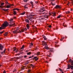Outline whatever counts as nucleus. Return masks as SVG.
Listing matches in <instances>:
<instances>
[{
  "label": "nucleus",
  "instance_id": "obj_64",
  "mask_svg": "<svg viewBox=\"0 0 73 73\" xmlns=\"http://www.w3.org/2000/svg\"><path fill=\"white\" fill-rule=\"evenodd\" d=\"M55 47H57V46H56V45H55Z\"/></svg>",
  "mask_w": 73,
  "mask_h": 73
},
{
  "label": "nucleus",
  "instance_id": "obj_46",
  "mask_svg": "<svg viewBox=\"0 0 73 73\" xmlns=\"http://www.w3.org/2000/svg\"><path fill=\"white\" fill-rule=\"evenodd\" d=\"M42 14H43V15H46V13H45V12H44L42 13Z\"/></svg>",
  "mask_w": 73,
  "mask_h": 73
},
{
  "label": "nucleus",
  "instance_id": "obj_5",
  "mask_svg": "<svg viewBox=\"0 0 73 73\" xmlns=\"http://www.w3.org/2000/svg\"><path fill=\"white\" fill-rule=\"evenodd\" d=\"M16 30L17 33H21V31H20V29L19 28V27H17Z\"/></svg>",
  "mask_w": 73,
  "mask_h": 73
},
{
  "label": "nucleus",
  "instance_id": "obj_37",
  "mask_svg": "<svg viewBox=\"0 0 73 73\" xmlns=\"http://www.w3.org/2000/svg\"><path fill=\"white\" fill-rule=\"evenodd\" d=\"M24 31V29H23L21 30V32H23Z\"/></svg>",
  "mask_w": 73,
  "mask_h": 73
},
{
  "label": "nucleus",
  "instance_id": "obj_13",
  "mask_svg": "<svg viewBox=\"0 0 73 73\" xmlns=\"http://www.w3.org/2000/svg\"><path fill=\"white\" fill-rule=\"evenodd\" d=\"M45 49H46L48 50V49H49V48L48 46V45H46L44 47Z\"/></svg>",
  "mask_w": 73,
  "mask_h": 73
},
{
  "label": "nucleus",
  "instance_id": "obj_59",
  "mask_svg": "<svg viewBox=\"0 0 73 73\" xmlns=\"http://www.w3.org/2000/svg\"><path fill=\"white\" fill-rule=\"evenodd\" d=\"M62 39L61 38V39H60V41H62Z\"/></svg>",
  "mask_w": 73,
  "mask_h": 73
},
{
  "label": "nucleus",
  "instance_id": "obj_39",
  "mask_svg": "<svg viewBox=\"0 0 73 73\" xmlns=\"http://www.w3.org/2000/svg\"><path fill=\"white\" fill-rule=\"evenodd\" d=\"M4 33V31L0 32V34H2V33Z\"/></svg>",
  "mask_w": 73,
  "mask_h": 73
},
{
  "label": "nucleus",
  "instance_id": "obj_12",
  "mask_svg": "<svg viewBox=\"0 0 73 73\" xmlns=\"http://www.w3.org/2000/svg\"><path fill=\"white\" fill-rule=\"evenodd\" d=\"M4 48V47L1 44H0V50H3V49Z\"/></svg>",
  "mask_w": 73,
  "mask_h": 73
},
{
  "label": "nucleus",
  "instance_id": "obj_11",
  "mask_svg": "<svg viewBox=\"0 0 73 73\" xmlns=\"http://www.w3.org/2000/svg\"><path fill=\"white\" fill-rule=\"evenodd\" d=\"M42 45L43 46H44V45H47L46 44V42L44 41H43L42 42Z\"/></svg>",
  "mask_w": 73,
  "mask_h": 73
},
{
  "label": "nucleus",
  "instance_id": "obj_9",
  "mask_svg": "<svg viewBox=\"0 0 73 73\" xmlns=\"http://www.w3.org/2000/svg\"><path fill=\"white\" fill-rule=\"evenodd\" d=\"M29 5V4H26L24 6L25 9H28V6Z\"/></svg>",
  "mask_w": 73,
  "mask_h": 73
},
{
  "label": "nucleus",
  "instance_id": "obj_43",
  "mask_svg": "<svg viewBox=\"0 0 73 73\" xmlns=\"http://www.w3.org/2000/svg\"><path fill=\"white\" fill-rule=\"evenodd\" d=\"M23 29L24 31H27V28H24Z\"/></svg>",
  "mask_w": 73,
  "mask_h": 73
},
{
  "label": "nucleus",
  "instance_id": "obj_50",
  "mask_svg": "<svg viewBox=\"0 0 73 73\" xmlns=\"http://www.w3.org/2000/svg\"><path fill=\"white\" fill-rule=\"evenodd\" d=\"M51 27H52V26H51V25H50L49 26V27L50 28H51Z\"/></svg>",
  "mask_w": 73,
  "mask_h": 73
},
{
  "label": "nucleus",
  "instance_id": "obj_27",
  "mask_svg": "<svg viewBox=\"0 0 73 73\" xmlns=\"http://www.w3.org/2000/svg\"><path fill=\"white\" fill-rule=\"evenodd\" d=\"M52 15L53 16H56V13H52Z\"/></svg>",
  "mask_w": 73,
  "mask_h": 73
},
{
  "label": "nucleus",
  "instance_id": "obj_34",
  "mask_svg": "<svg viewBox=\"0 0 73 73\" xmlns=\"http://www.w3.org/2000/svg\"><path fill=\"white\" fill-rule=\"evenodd\" d=\"M30 3L31 4H32V5H33V2L31 1L30 2Z\"/></svg>",
  "mask_w": 73,
  "mask_h": 73
},
{
  "label": "nucleus",
  "instance_id": "obj_17",
  "mask_svg": "<svg viewBox=\"0 0 73 73\" xmlns=\"http://www.w3.org/2000/svg\"><path fill=\"white\" fill-rule=\"evenodd\" d=\"M13 15H16L17 14V12H16V11H13Z\"/></svg>",
  "mask_w": 73,
  "mask_h": 73
},
{
  "label": "nucleus",
  "instance_id": "obj_32",
  "mask_svg": "<svg viewBox=\"0 0 73 73\" xmlns=\"http://www.w3.org/2000/svg\"><path fill=\"white\" fill-rule=\"evenodd\" d=\"M40 54V52H37L36 53V55L37 56H38Z\"/></svg>",
  "mask_w": 73,
  "mask_h": 73
},
{
  "label": "nucleus",
  "instance_id": "obj_19",
  "mask_svg": "<svg viewBox=\"0 0 73 73\" xmlns=\"http://www.w3.org/2000/svg\"><path fill=\"white\" fill-rule=\"evenodd\" d=\"M62 17V15H60L58 16L57 19H60V17Z\"/></svg>",
  "mask_w": 73,
  "mask_h": 73
},
{
  "label": "nucleus",
  "instance_id": "obj_56",
  "mask_svg": "<svg viewBox=\"0 0 73 73\" xmlns=\"http://www.w3.org/2000/svg\"><path fill=\"white\" fill-rule=\"evenodd\" d=\"M45 36H44V35H43L42 36V37H43V38H44V37H45Z\"/></svg>",
  "mask_w": 73,
  "mask_h": 73
},
{
  "label": "nucleus",
  "instance_id": "obj_48",
  "mask_svg": "<svg viewBox=\"0 0 73 73\" xmlns=\"http://www.w3.org/2000/svg\"><path fill=\"white\" fill-rule=\"evenodd\" d=\"M3 73H6V72L5 70H4L3 71Z\"/></svg>",
  "mask_w": 73,
  "mask_h": 73
},
{
  "label": "nucleus",
  "instance_id": "obj_51",
  "mask_svg": "<svg viewBox=\"0 0 73 73\" xmlns=\"http://www.w3.org/2000/svg\"><path fill=\"white\" fill-rule=\"evenodd\" d=\"M29 19V20H30V21H32V20H33L31 19Z\"/></svg>",
  "mask_w": 73,
  "mask_h": 73
},
{
  "label": "nucleus",
  "instance_id": "obj_4",
  "mask_svg": "<svg viewBox=\"0 0 73 73\" xmlns=\"http://www.w3.org/2000/svg\"><path fill=\"white\" fill-rule=\"evenodd\" d=\"M27 17L29 18V19H33V15L32 14L28 15H27Z\"/></svg>",
  "mask_w": 73,
  "mask_h": 73
},
{
  "label": "nucleus",
  "instance_id": "obj_22",
  "mask_svg": "<svg viewBox=\"0 0 73 73\" xmlns=\"http://www.w3.org/2000/svg\"><path fill=\"white\" fill-rule=\"evenodd\" d=\"M27 29H29V24H27Z\"/></svg>",
  "mask_w": 73,
  "mask_h": 73
},
{
  "label": "nucleus",
  "instance_id": "obj_63",
  "mask_svg": "<svg viewBox=\"0 0 73 73\" xmlns=\"http://www.w3.org/2000/svg\"><path fill=\"white\" fill-rule=\"evenodd\" d=\"M14 19H16V17H14Z\"/></svg>",
  "mask_w": 73,
  "mask_h": 73
},
{
  "label": "nucleus",
  "instance_id": "obj_35",
  "mask_svg": "<svg viewBox=\"0 0 73 73\" xmlns=\"http://www.w3.org/2000/svg\"><path fill=\"white\" fill-rule=\"evenodd\" d=\"M69 13H70V11H69L66 12V14H68Z\"/></svg>",
  "mask_w": 73,
  "mask_h": 73
},
{
  "label": "nucleus",
  "instance_id": "obj_24",
  "mask_svg": "<svg viewBox=\"0 0 73 73\" xmlns=\"http://www.w3.org/2000/svg\"><path fill=\"white\" fill-rule=\"evenodd\" d=\"M13 10H17V11H19V10H20V9H17V8H16L14 9Z\"/></svg>",
  "mask_w": 73,
  "mask_h": 73
},
{
  "label": "nucleus",
  "instance_id": "obj_38",
  "mask_svg": "<svg viewBox=\"0 0 73 73\" xmlns=\"http://www.w3.org/2000/svg\"><path fill=\"white\" fill-rule=\"evenodd\" d=\"M38 60V58H36L35 59V60L36 61H37V60Z\"/></svg>",
  "mask_w": 73,
  "mask_h": 73
},
{
  "label": "nucleus",
  "instance_id": "obj_36",
  "mask_svg": "<svg viewBox=\"0 0 73 73\" xmlns=\"http://www.w3.org/2000/svg\"><path fill=\"white\" fill-rule=\"evenodd\" d=\"M37 58V56H36V57H34L33 58V59L34 60L35 59H36V58Z\"/></svg>",
  "mask_w": 73,
  "mask_h": 73
},
{
  "label": "nucleus",
  "instance_id": "obj_47",
  "mask_svg": "<svg viewBox=\"0 0 73 73\" xmlns=\"http://www.w3.org/2000/svg\"><path fill=\"white\" fill-rule=\"evenodd\" d=\"M71 1H72V5H73V0H71Z\"/></svg>",
  "mask_w": 73,
  "mask_h": 73
},
{
  "label": "nucleus",
  "instance_id": "obj_14",
  "mask_svg": "<svg viewBox=\"0 0 73 73\" xmlns=\"http://www.w3.org/2000/svg\"><path fill=\"white\" fill-rule=\"evenodd\" d=\"M55 8L56 9H58V8H60L61 7L59 5H56V6L55 7Z\"/></svg>",
  "mask_w": 73,
  "mask_h": 73
},
{
  "label": "nucleus",
  "instance_id": "obj_40",
  "mask_svg": "<svg viewBox=\"0 0 73 73\" xmlns=\"http://www.w3.org/2000/svg\"><path fill=\"white\" fill-rule=\"evenodd\" d=\"M44 38V40H46V36H45Z\"/></svg>",
  "mask_w": 73,
  "mask_h": 73
},
{
  "label": "nucleus",
  "instance_id": "obj_61",
  "mask_svg": "<svg viewBox=\"0 0 73 73\" xmlns=\"http://www.w3.org/2000/svg\"><path fill=\"white\" fill-rule=\"evenodd\" d=\"M18 52V50H17L16 51V52Z\"/></svg>",
  "mask_w": 73,
  "mask_h": 73
},
{
  "label": "nucleus",
  "instance_id": "obj_41",
  "mask_svg": "<svg viewBox=\"0 0 73 73\" xmlns=\"http://www.w3.org/2000/svg\"><path fill=\"white\" fill-rule=\"evenodd\" d=\"M23 1L25 2L26 3H27V1H28V0H23Z\"/></svg>",
  "mask_w": 73,
  "mask_h": 73
},
{
  "label": "nucleus",
  "instance_id": "obj_60",
  "mask_svg": "<svg viewBox=\"0 0 73 73\" xmlns=\"http://www.w3.org/2000/svg\"><path fill=\"white\" fill-rule=\"evenodd\" d=\"M32 58V56H30L29 57V58Z\"/></svg>",
  "mask_w": 73,
  "mask_h": 73
},
{
  "label": "nucleus",
  "instance_id": "obj_16",
  "mask_svg": "<svg viewBox=\"0 0 73 73\" xmlns=\"http://www.w3.org/2000/svg\"><path fill=\"white\" fill-rule=\"evenodd\" d=\"M69 62H71V65H73V60H69Z\"/></svg>",
  "mask_w": 73,
  "mask_h": 73
},
{
  "label": "nucleus",
  "instance_id": "obj_45",
  "mask_svg": "<svg viewBox=\"0 0 73 73\" xmlns=\"http://www.w3.org/2000/svg\"><path fill=\"white\" fill-rule=\"evenodd\" d=\"M13 49H14L13 50L14 51H15V50H16V48H14Z\"/></svg>",
  "mask_w": 73,
  "mask_h": 73
},
{
  "label": "nucleus",
  "instance_id": "obj_28",
  "mask_svg": "<svg viewBox=\"0 0 73 73\" xmlns=\"http://www.w3.org/2000/svg\"><path fill=\"white\" fill-rule=\"evenodd\" d=\"M3 11H7L9 10V9H3Z\"/></svg>",
  "mask_w": 73,
  "mask_h": 73
},
{
  "label": "nucleus",
  "instance_id": "obj_23",
  "mask_svg": "<svg viewBox=\"0 0 73 73\" xmlns=\"http://www.w3.org/2000/svg\"><path fill=\"white\" fill-rule=\"evenodd\" d=\"M25 14V12H24L22 13H21L20 15H24Z\"/></svg>",
  "mask_w": 73,
  "mask_h": 73
},
{
  "label": "nucleus",
  "instance_id": "obj_1",
  "mask_svg": "<svg viewBox=\"0 0 73 73\" xmlns=\"http://www.w3.org/2000/svg\"><path fill=\"white\" fill-rule=\"evenodd\" d=\"M10 23L9 24V27H14L15 26V23L13 22V19H11L10 20Z\"/></svg>",
  "mask_w": 73,
  "mask_h": 73
},
{
  "label": "nucleus",
  "instance_id": "obj_2",
  "mask_svg": "<svg viewBox=\"0 0 73 73\" xmlns=\"http://www.w3.org/2000/svg\"><path fill=\"white\" fill-rule=\"evenodd\" d=\"M9 25V23H8L7 21H6L4 22V23L2 25L3 27L4 28V27H8Z\"/></svg>",
  "mask_w": 73,
  "mask_h": 73
},
{
  "label": "nucleus",
  "instance_id": "obj_33",
  "mask_svg": "<svg viewBox=\"0 0 73 73\" xmlns=\"http://www.w3.org/2000/svg\"><path fill=\"white\" fill-rule=\"evenodd\" d=\"M24 45H23V46H22V47H21V49H24Z\"/></svg>",
  "mask_w": 73,
  "mask_h": 73
},
{
  "label": "nucleus",
  "instance_id": "obj_18",
  "mask_svg": "<svg viewBox=\"0 0 73 73\" xmlns=\"http://www.w3.org/2000/svg\"><path fill=\"white\" fill-rule=\"evenodd\" d=\"M25 21L27 23H29V21L27 19H26Z\"/></svg>",
  "mask_w": 73,
  "mask_h": 73
},
{
  "label": "nucleus",
  "instance_id": "obj_53",
  "mask_svg": "<svg viewBox=\"0 0 73 73\" xmlns=\"http://www.w3.org/2000/svg\"><path fill=\"white\" fill-rule=\"evenodd\" d=\"M69 4H70V2H69L68 3H67V5H68Z\"/></svg>",
  "mask_w": 73,
  "mask_h": 73
},
{
  "label": "nucleus",
  "instance_id": "obj_26",
  "mask_svg": "<svg viewBox=\"0 0 73 73\" xmlns=\"http://www.w3.org/2000/svg\"><path fill=\"white\" fill-rule=\"evenodd\" d=\"M13 33H17V31L16 30L13 31Z\"/></svg>",
  "mask_w": 73,
  "mask_h": 73
},
{
  "label": "nucleus",
  "instance_id": "obj_21",
  "mask_svg": "<svg viewBox=\"0 0 73 73\" xmlns=\"http://www.w3.org/2000/svg\"><path fill=\"white\" fill-rule=\"evenodd\" d=\"M6 8H11V5H8L6 7Z\"/></svg>",
  "mask_w": 73,
  "mask_h": 73
},
{
  "label": "nucleus",
  "instance_id": "obj_58",
  "mask_svg": "<svg viewBox=\"0 0 73 73\" xmlns=\"http://www.w3.org/2000/svg\"><path fill=\"white\" fill-rule=\"evenodd\" d=\"M64 37H63L62 38V40L64 39Z\"/></svg>",
  "mask_w": 73,
  "mask_h": 73
},
{
  "label": "nucleus",
  "instance_id": "obj_15",
  "mask_svg": "<svg viewBox=\"0 0 73 73\" xmlns=\"http://www.w3.org/2000/svg\"><path fill=\"white\" fill-rule=\"evenodd\" d=\"M5 51H6V48H5V49L3 52H1V54H4V53H5Z\"/></svg>",
  "mask_w": 73,
  "mask_h": 73
},
{
  "label": "nucleus",
  "instance_id": "obj_55",
  "mask_svg": "<svg viewBox=\"0 0 73 73\" xmlns=\"http://www.w3.org/2000/svg\"><path fill=\"white\" fill-rule=\"evenodd\" d=\"M5 4H8V2L6 1V2H5Z\"/></svg>",
  "mask_w": 73,
  "mask_h": 73
},
{
  "label": "nucleus",
  "instance_id": "obj_62",
  "mask_svg": "<svg viewBox=\"0 0 73 73\" xmlns=\"http://www.w3.org/2000/svg\"><path fill=\"white\" fill-rule=\"evenodd\" d=\"M1 55H0V58H1Z\"/></svg>",
  "mask_w": 73,
  "mask_h": 73
},
{
  "label": "nucleus",
  "instance_id": "obj_6",
  "mask_svg": "<svg viewBox=\"0 0 73 73\" xmlns=\"http://www.w3.org/2000/svg\"><path fill=\"white\" fill-rule=\"evenodd\" d=\"M68 67L67 68V69H70V68H71V69H73V66H71L69 64L68 65Z\"/></svg>",
  "mask_w": 73,
  "mask_h": 73
},
{
  "label": "nucleus",
  "instance_id": "obj_20",
  "mask_svg": "<svg viewBox=\"0 0 73 73\" xmlns=\"http://www.w3.org/2000/svg\"><path fill=\"white\" fill-rule=\"evenodd\" d=\"M8 34V32H7L5 33V34H4V35L5 36H7Z\"/></svg>",
  "mask_w": 73,
  "mask_h": 73
},
{
  "label": "nucleus",
  "instance_id": "obj_31",
  "mask_svg": "<svg viewBox=\"0 0 73 73\" xmlns=\"http://www.w3.org/2000/svg\"><path fill=\"white\" fill-rule=\"evenodd\" d=\"M31 52H29L27 53V55H31Z\"/></svg>",
  "mask_w": 73,
  "mask_h": 73
},
{
  "label": "nucleus",
  "instance_id": "obj_7",
  "mask_svg": "<svg viewBox=\"0 0 73 73\" xmlns=\"http://www.w3.org/2000/svg\"><path fill=\"white\" fill-rule=\"evenodd\" d=\"M44 9V7H42L41 8L40 10V12H45V10H43Z\"/></svg>",
  "mask_w": 73,
  "mask_h": 73
},
{
  "label": "nucleus",
  "instance_id": "obj_42",
  "mask_svg": "<svg viewBox=\"0 0 73 73\" xmlns=\"http://www.w3.org/2000/svg\"><path fill=\"white\" fill-rule=\"evenodd\" d=\"M58 70H59V71H62V70L60 68H59Z\"/></svg>",
  "mask_w": 73,
  "mask_h": 73
},
{
  "label": "nucleus",
  "instance_id": "obj_10",
  "mask_svg": "<svg viewBox=\"0 0 73 73\" xmlns=\"http://www.w3.org/2000/svg\"><path fill=\"white\" fill-rule=\"evenodd\" d=\"M49 52H54V50H53V48H49Z\"/></svg>",
  "mask_w": 73,
  "mask_h": 73
},
{
  "label": "nucleus",
  "instance_id": "obj_52",
  "mask_svg": "<svg viewBox=\"0 0 73 73\" xmlns=\"http://www.w3.org/2000/svg\"><path fill=\"white\" fill-rule=\"evenodd\" d=\"M49 54H50L49 55H48V56L49 57H50V56L51 55V53H50Z\"/></svg>",
  "mask_w": 73,
  "mask_h": 73
},
{
  "label": "nucleus",
  "instance_id": "obj_57",
  "mask_svg": "<svg viewBox=\"0 0 73 73\" xmlns=\"http://www.w3.org/2000/svg\"><path fill=\"white\" fill-rule=\"evenodd\" d=\"M27 57V56H24V58H26V57Z\"/></svg>",
  "mask_w": 73,
  "mask_h": 73
},
{
  "label": "nucleus",
  "instance_id": "obj_8",
  "mask_svg": "<svg viewBox=\"0 0 73 73\" xmlns=\"http://www.w3.org/2000/svg\"><path fill=\"white\" fill-rule=\"evenodd\" d=\"M1 5H0V8H1L0 9H1V8H3V5H4V3H2L1 4Z\"/></svg>",
  "mask_w": 73,
  "mask_h": 73
},
{
  "label": "nucleus",
  "instance_id": "obj_49",
  "mask_svg": "<svg viewBox=\"0 0 73 73\" xmlns=\"http://www.w3.org/2000/svg\"><path fill=\"white\" fill-rule=\"evenodd\" d=\"M52 5H55V4H53V3H52Z\"/></svg>",
  "mask_w": 73,
  "mask_h": 73
},
{
  "label": "nucleus",
  "instance_id": "obj_29",
  "mask_svg": "<svg viewBox=\"0 0 73 73\" xmlns=\"http://www.w3.org/2000/svg\"><path fill=\"white\" fill-rule=\"evenodd\" d=\"M32 46H33V43H31V44H30V46H29V48H31V47H32Z\"/></svg>",
  "mask_w": 73,
  "mask_h": 73
},
{
  "label": "nucleus",
  "instance_id": "obj_30",
  "mask_svg": "<svg viewBox=\"0 0 73 73\" xmlns=\"http://www.w3.org/2000/svg\"><path fill=\"white\" fill-rule=\"evenodd\" d=\"M30 66H31V67H32V68H34V67H35V66L33 65L32 64H31Z\"/></svg>",
  "mask_w": 73,
  "mask_h": 73
},
{
  "label": "nucleus",
  "instance_id": "obj_3",
  "mask_svg": "<svg viewBox=\"0 0 73 73\" xmlns=\"http://www.w3.org/2000/svg\"><path fill=\"white\" fill-rule=\"evenodd\" d=\"M40 19H41V20H42V19H44L45 18H46L47 19H48V16H45L44 15H42V16H40Z\"/></svg>",
  "mask_w": 73,
  "mask_h": 73
},
{
  "label": "nucleus",
  "instance_id": "obj_54",
  "mask_svg": "<svg viewBox=\"0 0 73 73\" xmlns=\"http://www.w3.org/2000/svg\"><path fill=\"white\" fill-rule=\"evenodd\" d=\"M35 3H36V4H37V3H38V2H37V1H35Z\"/></svg>",
  "mask_w": 73,
  "mask_h": 73
},
{
  "label": "nucleus",
  "instance_id": "obj_44",
  "mask_svg": "<svg viewBox=\"0 0 73 73\" xmlns=\"http://www.w3.org/2000/svg\"><path fill=\"white\" fill-rule=\"evenodd\" d=\"M31 70H29L28 71V73H30V72H31Z\"/></svg>",
  "mask_w": 73,
  "mask_h": 73
},
{
  "label": "nucleus",
  "instance_id": "obj_25",
  "mask_svg": "<svg viewBox=\"0 0 73 73\" xmlns=\"http://www.w3.org/2000/svg\"><path fill=\"white\" fill-rule=\"evenodd\" d=\"M4 27H3V26L2 25V27H0V31L1 30V29H4Z\"/></svg>",
  "mask_w": 73,
  "mask_h": 73
}]
</instances>
